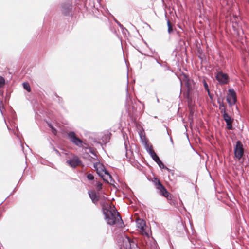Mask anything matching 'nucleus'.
<instances>
[{
  "label": "nucleus",
  "instance_id": "nucleus-1",
  "mask_svg": "<svg viewBox=\"0 0 249 249\" xmlns=\"http://www.w3.org/2000/svg\"><path fill=\"white\" fill-rule=\"evenodd\" d=\"M102 211L107 224L113 225L117 222L119 224L124 225V222L117 211L110 210L105 206L102 207Z\"/></svg>",
  "mask_w": 249,
  "mask_h": 249
},
{
  "label": "nucleus",
  "instance_id": "nucleus-2",
  "mask_svg": "<svg viewBox=\"0 0 249 249\" xmlns=\"http://www.w3.org/2000/svg\"><path fill=\"white\" fill-rule=\"evenodd\" d=\"M60 11L62 14L65 17H71L73 14L71 1L67 0L61 4Z\"/></svg>",
  "mask_w": 249,
  "mask_h": 249
},
{
  "label": "nucleus",
  "instance_id": "nucleus-3",
  "mask_svg": "<svg viewBox=\"0 0 249 249\" xmlns=\"http://www.w3.org/2000/svg\"><path fill=\"white\" fill-rule=\"evenodd\" d=\"M243 144L240 141H237L234 146V154L235 159L241 160L244 154Z\"/></svg>",
  "mask_w": 249,
  "mask_h": 249
},
{
  "label": "nucleus",
  "instance_id": "nucleus-4",
  "mask_svg": "<svg viewBox=\"0 0 249 249\" xmlns=\"http://www.w3.org/2000/svg\"><path fill=\"white\" fill-rule=\"evenodd\" d=\"M226 101L230 107L234 105L237 101V94L233 89H230L228 90L226 96Z\"/></svg>",
  "mask_w": 249,
  "mask_h": 249
},
{
  "label": "nucleus",
  "instance_id": "nucleus-5",
  "mask_svg": "<svg viewBox=\"0 0 249 249\" xmlns=\"http://www.w3.org/2000/svg\"><path fill=\"white\" fill-rule=\"evenodd\" d=\"M68 137L71 142L79 147H82L83 144L87 145L76 136L74 131H71L68 133Z\"/></svg>",
  "mask_w": 249,
  "mask_h": 249
},
{
  "label": "nucleus",
  "instance_id": "nucleus-6",
  "mask_svg": "<svg viewBox=\"0 0 249 249\" xmlns=\"http://www.w3.org/2000/svg\"><path fill=\"white\" fill-rule=\"evenodd\" d=\"M182 75L184 77L182 81L185 82V86L187 88V92L185 95V97L187 100L191 101L192 100L190 97V95L191 94L192 91L193 90V88L192 87L191 83L193 82V80H190L186 74L182 73Z\"/></svg>",
  "mask_w": 249,
  "mask_h": 249
},
{
  "label": "nucleus",
  "instance_id": "nucleus-7",
  "mask_svg": "<svg viewBox=\"0 0 249 249\" xmlns=\"http://www.w3.org/2000/svg\"><path fill=\"white\" fill-rule=\"evenodd\" d=\"M215 79L221 85L227 84L230 82L228 74L224 73L222 71H219L216 73Z\"/></svg>",
  "mask_w": 249,
  "mask_h": 249
},
{
  "label": "nucleus",
  "instance_id": "nucleus-8",
  "mask_svg": "<svg viewBox=\"0 0 249 249\" xmlns=\"http://www.w3.org/2000/svg\"><path fill=\"white\" fill-rule=\"evenodd\" d=\"M155 185L156 186V188L160 191V194L164 197H168L169 193L165 188V187L160 182L159 179L158 178H154Z\"/></svg>",
  "mask_w": 249,
  "mask_h": 249
},
{
  "label": "nucleus",
  "instance_id": "nucleus-9",
  "mask_svg": "<svg viewBox=\"0 0 249 249\" xmlns=\"http://www.w3.org/2000/svg\"><path fill=\"white\" fill-rule=\"evenodd\" d=\"M222 115L224 120L226 123V129L228 130H232L234 129L232 125V123L234 119L231 117L227 113H225Z\"/></svg>",
  "mask_w": 249,
  "mask_h": 249
},
{
  "label": "nucleus",
  "instance_id": "nucleus-10",
  "mask_svg": "<svg viewBox=\"0 0 249 249\" xmlns=\"http://www.w3.org/2000/svg\"><path fill=\"white\" fill-rule=\"evenodd\" d=\"M66 163L73 168H75L78 165L82 164L81 160L76 155L67 160Z\"/></svg>",
  "mask_w": 249,
  "mask_h": 249
},
{
  "label": "nucleus",
  "instance_id": "nucleus-11",
  "mask_svg": "<svg viewBox=\"0 0 249 249\" xmlns=\"http://www.w3.org/2000/svg\"><path fill=\"white\" fill-rule=\"evenodd\" d=\"M137 227L140 229L143 234H145L148 237H149L148 233L145 231V227L146 226V222L142 219H138L136 221Z\"/></svg>",
  "mask_w": 249,
  "mask_h": 249
},
{
  "label": "nucleus",
  "instance_id": "nucleus-12",
  "mask_svg": "<svg viewBox=\"0 0 249 249\" xmlns=\"http://www.w3.org/2000/svg\"><path fill=\"white\" fill-rule=\"evenodd\" d=\"M99 164H100L99 161L95 162L93 164V167L95 168V170L96 171V173L100 177H101L102 178L104 182L108 183V180L107 179L105 178H104V176L102 173L103 171L101 170V168H100V170H99V168H98V165H99Z\"/></svg>",
  "mask_w": 249,
  "mask_h": 249
},
{
  "label": "nucleus",
  "instance_id": "nucleus-13",
  "mask_svg": "<svg viewBox=\"0 0 249 249\" xmlns=\"http://www.w3.org/2000/svg\"><path fill=\"white\" fill-rule=\"evenodd\" d=\"M88 194L92 202L94 204L97 203L99 200V197L97 195L96 193L93 190H89L88 191Z\"/></svg>",
  "mask_w": 249,
  "mask_h": 249
},
{
  "label": "nucleus",
  "instance_id": "nucleus-14",
  "mask_svg": "<svg viewBox=\"0 0 249 249\" xmlns=\"http://www.w3.org/2000/svg\"><path fill=\"white\" fill-rule=\"evenodd\" d=\"M224 100V98L217 99V102L219 105V109L220 110L222 114H223L224 112L227 113L226 110V106L223 103Z\"/></svg>",
  "mask_w": 249,
  "mask_h": 249
},
{
  "label": "nucleus",
  "instance_id": "nucleus-15",
  "mask_svg": "<svg viewBox=\"0 0 249 249\" xmlns=\"http://www.w3.org/2000/svg\"><path fill=\"white\" fill-rule=\"evenodd\" d=\"M126 238L128 240L129 246L126 248L127 249H138L139 247L137 245V243L134 241L133 239H131L128 236H126Z\"/></svg>",
  "mask_w": 249,
  "mask_h": 249
},
{
  "label": "nucleus",
  "instance_id": "nucleus-16",
  "mask_svg": "<svg viewBox=\"0 0 249 249\" xmlns=\"http://www.w3.org/2000/svg\"><path fill=\"white\" fill-rule=\"evenodd\" d=\"M232 28L234 31L235 33H236L238 35H239V31L240 30V27L237 21L232 22Z\"/></svg>",
  "mask_w": 249,
  "mask_h": 249
},
{
  "label": "nucleus",
  "instance_id": "nucleus-17",
  "mask_svg": "<svg viewBox=\"0 0 249 249\" xmlns=\"http://www.w3.org/2000/svg\"><path fill=\"white\" fill-rule=\"evenodd\" d=\"M139 136L143 144L144 142H147L146 141V138L144 132L143 131H140L139 132Z\"/></svg>",
  "mask_w": 249,
  "mask_h": 249
},
{
  "label": "nucleus",
  "instance_id": "nucleus-18",
  "mask_svg": "<svg viewBox=\"0 0 249 249\" xmlns=\"http://www.w3.org/2000/svg\"><path fill=\"white\" fill-rule=\"evenodd\" d=\"M143 145L144 146V148H145V150H146V151L149 155L151 153L150 151H151V152L154 151L152 149V146L151 145L150 146H149L147 142H144V143H143Z\"/></svg>",
  "mask_w": 249,
  "mask_h": 249
},
{
  "label": "nucleus",
  "instance_id": "nucleus-19",
  "mask_svg": "<svg viewBox=\"0 0 249 249\" xmlns=\"http://www.w3.org/2000/svg\"><path fill=\"white\" fill-rule=\"evenodd\" d=\"M150 156L152 158V159H153V160L155 161V162H156L157 161V160L160 159V158L158 156V155L155 153V151L154 152H151V151H150Z\"/></svg>",
  "mask_w": 249,
  "mask_h": 249
},
{
  "label": "nucleus",
  "instance_id": "nucleus-20",
  "mask_svg": "<svg viewBox=\"0 0 249 249\" xmlns=\"http://www.w3.org/2000/svg\"><path fill=\"white\" fill-rule=\"evenodd\" d=\"M22 85H23V88L26 90H27L28 92H30L31 91V88L30 85L29 84V83H28L27 82H24L22 83Z\"/></svg>",
  "mask_w": 249,
  "mask_h": 249
},
{
  "label": "nucleus",
  "instance_id": "nucleus-21",
  "mask_svg": "<svg viewBox=\"0 0 249 249\" xmlns=\"http://www.w3.org/2000/svg\"><path fill=\"white\" fill-rule=\"evenodd\" d=\"M99 165H100V167L101 168V170L103 171V172L104 173L105 175H107L108 177L109 176V175H111L109 174L108 171L106 169L105 166L103 164L100 162V164H99Z\"/></svg>",
  "mask_w": 249,
  "mask_h": 249
},
{
  "label": "nucleus",
  "instance_id": "nucleus-22",
  "mask_svg": "<svg viewBox=\"0 0 249 249\" xmlns=\"http://www.w3.org/2000/svg\"><path fill=\"white\" fill-rule=\"evenodd\" d=\"M54 96L57 98V102L61 106L63 105V98L59 96L58 95H57L56 93H54Z\"/></svg>",
  "mask_w": 249,
  "mask_h": 249
},
{
  "label": "nucleus",
  "instance_id": "nucleus-23",
  "mask_svg": "<svg viewBox=\"0 0 249 249\" xmlns=\"http://www.w3.org/2000/svg\"><path fill=\"white\" fill-rule=\"evenodd\" d=\"M103 185L100 181H96V189L97 191H100L102 189Z\"/></svg>",
  "mask_w": 249,
  "mask_h": 249
},
{
  "label": "nucleus",
  "instance_id": "nucleus-24",
  "mask_svg": "<svg viewBox=\"0 0 249 249\" xmlns=\"http://www.w3.org/2000/svg\"><path fill=\"white\" fill-rule=\"evenodd\" d=\"M85 149H89V153H90L91 154H92L93 156H94L96 158L97 157V155L96 154V152H95L94 150L92 147L89 146L88 147H85Z\"/></svg>",
  "mask_w": 249,
  "mask_h": 249
},
{
  "label": "nucleus",
  "instance_id": "nucleus-25",
  "mask_svg": "<svg viewBox=\"0 0 249 249\" xmlns=\"http://www.w3.org/2000/svg\"><path fill=\"white\" fill-rule=\"evenodd\" d=\"M157 163V164L158 165V166H159V167L160 168V169H163V168H165V165L164 164V163H163V162L160 160V159H159L156 162Z\"/></svg>",
  "mask_w": 249,
  "mask_h": 249
},
{
  "label": "nucleus",
  "instance_id": "nucleus-26",
  "mask_svg": "<svg viewBox=\"0 0 249 249\" xmlns=\"http://www.w3.org/2000/svg\"><path fill=\"white\" fill-rule=\"evenodd\" d=\"M5 79L1 76H0V89L3 88L5 84Z\"/></svg>",
  "mask_w": 249,
  "mask_h": 249
},
{
  "label": "nucleus",
  "instance_id": "nucleus-27",
  "mask_svg": "<svg viewBox=\"0 0 249 249\" xmlns=\"http://www.w3.org/2000/svg\"><path fill=\"white\" fill-rule=\"evenodd\" d=\"M203 84L205 90L206 91H207V92H209L210 89L209 88V86H208V84H207L206 81L205 79H204L203 80Z\"/></svg>",
  "mask_w": 249,
  "mask_h": 249
},
{
  "label": "nucleus",
  "instance_id": "nucleus-28",
  "mask_svg": "<svg viewBox=\"0 0 249 249\" xmlns=\"http://www.w3.org/2000/svg\"><path fill=\"white\" fill-rule=\"evenodd\" d=\"M116 24L119 26V27L122 30V32H123L124 31L128 32V30L126 28L124 27L122 24L120 23L119 21H116Z\"/></svg>",
  "mask_w": 249,
  "mask_h": 249
},
{
  "label": "nucleus",
  "instance_id": "nucleus-29",
  "mask_svg": "<svg viewBox=\"0 0 249 249\" xmlns=\"http://www.w3.org/2000/svg\"><path fill=\"white\" fill-rule=\"evenodd\" d=\"M47 140L50 142V148L53 149V150L55 149V147H54L53 144L52 143V142L53 141V139L52 138H51L50 137H48L47 138Z\"/></svg>",
  "mask_w": 249,
  "mask_h": 249
},
{
  "label": "nucleus",
  "instance_id": "nucleus-30",
  "mask_svg": "<svg viewBox=\"0 0 249 249\" xmlns=\"http://www.w3.org/2000/svg\"><path fill=\"white\" fill-rule=\"evenodd\" d=\"M48 124V126L51 129L53 133H56L57 131L56 128L51 123H49Z\"/></svg>",
  "mask_w": 249,
  "mask_h": 249
},
{
  "label": "nucleus",
  "instance_id": "nucleus-31",
  "mask_svg": "<svg viewBox=\"0 0 249 249\" xmlns=\"http://www.w3.org/2000/svg\"><path fill=\"white\" fill-rule=\"evenodd\" d=\"M87 178L89 180H93L94 179L93 175L90 173H88L87 175Z\"/></svg>",
  "mask_w": 249,
  "mask_h": 249
},
{
  "label": "nucleus",
  "instance_id": "nucleus-32",
  "mask_svg": "<svg viewBox=\"0 0 249 249\" xmlns=\"http://www.w3.org/2000/svg\"><path fill=\"white\" fill-rule=\"evenodd\" d=\"M175 30V29L173 28V27L171 26L168 27V34H170L172 32H173Z\"/></svg>",
  "mask_w": 249,
  "mask_h": 249
},
{
  "label": "nucleus",
  "instance_id": "nucleus-33",
  "mask_svg": "<svg viewBox=\"0 0 249 249\" xmlns=\"http://www.w3.org/2000/svg\"><path fill=\"white\" fill-rule=\"evenodd\" d=\"M124 145L125 146V150H126L125 156L127 158H128L127 146L126 141L125 140L124 141Z\"/></svg>",
  "mask_w": 249,
  "mask_h": 249
},
{
  "label": "nucleus",
  "instance_id": "nucleus-34",
  "mask_svg": "<svg viewBox=\"0 0 249 249\" xmlns=\"http://www.w3.org/2000/svg\"><path fill=\"white\" fill-rule=\"evenodd\" d=\"M10 97V92H9L8 90L6 91L5 99L6 100H9Z\"/></svg>",
  "mask_w": 249,
  "mask_h": 249
},
{
  "label": "nucleus",
  "instance_id": "nucleus-35",
  "mask_svg": "<svg viewBox=\"0 0 249 249\" xmlns=\"http://www.w3.org/2000/svg\"><path fill=\"white\" fill-rule=\"evenodd\" d=\"M109 179H110V181H111V182H113V183H115V181H114V180L113 179V178L112 177L111 175H109ZM111 184L112 185H113L114 187H115V186L113 184L111 183Z\"/></svg>",
  "mask_w": 249,
  "mask_h": 249
},
{
  "label": "nucleus",
  "instance_id": "nucleus-36",
  "mask_svg": "<svg viewBox=\"0 0 249 249\" xmlns=\"http://www.w3.org/2000/svg\"><path fill=\"white\" fill-rule=\"evenodd\" d=\"M128 78L127 77V85L126 87V101L127 100V97L129 96V94L128 93Z\"/></svg>",
  "mask_w": 249,
  "mask_h": 249
},
{
  "label": "nucleus",
  "instance_id": "nucleus-37",
  "mask_svg": "<svg viewBox=\"0 0 249 249\" xmlns=\"http://www.w3.org/2000/svg\"><path fill=\"white\" fill-rule=\"evenodd\" d=\"M180 80V94H179V97L180 96V95H181V92H182V80L179 79Z\"/></svg>",
  "mask_w": 249,
  "mask_h": 249
},
{
  "label": "nucleus",
  "instance_id": "nucleus-38",
  "mask_svg": "<svg viewBox=\"0 0 249 249\" xmlns=\"http://www.w3.org/2000/svg\"><path fill=\"white\" fill-rule=\"evenodd\" d=\"M175 31L176 32L177 35L178 36V37H180L181 35L180 34V32L179 31L177 30L176 29H175Z\"/></svg>",
  "mask_w": 249,
  "mask_h": 249
},
{
  "label": "nucleus",
  "instance_id": "nucleus-39",
  "mask_svg": "<svg viewBox=\"0 0 249 249\" xmlns=\"http://www.w3.org/2000/svg\"><path fill=\"white\" fill-rule=\"evenodd\" d=\"M108 14H109V15L110 16H111V17H112V18H113V19L114 21H115V22L116 23V21H118V20H117V19L114 18V17L113 15H111L109 12H108Z\"/></svg>",
  "mask_w": 249,
  "mask_h": 249
},
{
  "label": "nucleus",
  "instance_id": "nucleus-40",
  "mask_svg": "<svg viewBox=\"0 0 249 249\" xmlns=\"http://www.w3.org/2000/svg\"><path fill=\"white\" fill-rule=\"evenodd\" d=\"M163 65H164V66H162V67L164 68H166V70H170V67L169 66H168L166 64H163Z\"/></svg>",
  "mask_w": 249,
  "mask_h": 249
},
{
  "label": "nucleus",
  "instance_id": "nucleus-41",
  "mask_svg": "<svg viewBox=\"0 0 249 249\" xmlns=\"http://www.w3.org/2000/svg\"><path fill=\"white\" fill-rule=\"evenodd\" d=\"M89 157H90V159H89V160H90V161L94 160H98V158H97V157L96 158V159H95V158H93V157H91V156H89Z\"/></svg>",
  "mask_w": 249,
  "mask_h": 249
},
{
  "label": "nucleus",
  "instance_id": "nucleus-42",
  "mask_svg": "<svg viewBox=\"0 0 249 249\" xmlns=\"http://www.w3.org/2000/svg\"><path fill=\"white\" fill-rule=\"evenodd\" d=\"M165 168H163V169L167 170L169 172H171V169L168 168L166 166H164Z\"/></svg>",
  "mask_w": 249,
  "mask_h": 249
},
{
  "label": "nucleus",
  "instance_id": "nucleus-43",
  "mask_svg": "<svg viewBox=\"0 0 249 249\" xmlns=\"http://www.w3.org/2000/svg\"><path fill=\"white\" fill-rule=\"evenodd\" d=\"M167 27H168L169 26H171V22L168 19L167 20Z\"/></svg>",
  "mask_w": 249,
  "mask_h": 249
},
{
  "label": "nucleus",
  "instance_id": "nucleus-44",
  "mask_svg": "<svg viewBox=\"0 0 249 249\" xmlns=\"http://www.w3.org/2000/svg\"><path fill=\"white\" fill-rule=\"evenodd\" d=\"M220 98H222V99L224 98V97L222 96V93H220L219 96L217 95V99H220Z\"/></svg>",
  "mask_w": 249,
  "mask_h": 249
},
{
  "label": "nucleus",
  "instance_id": "nucleus-45",
  "mask_svg": "<svg viewBox=\"0 0 249 249\" xmlns=\"http://www.w3.org/2000/svg\"><path fill=\"white\" fill-rule=\"evenodd\" d=\"M58 155H60V152L56 148H55V149L53 150Z\"/></svg>",
  "mask_w": 249,
  "mask_h": 249
},
{
  "label": "nucleus",
  "instance_id": "nucleus-46",
  "mask_svg": "<svg viewBox=\"0 0 249 249\" xmlns=\"http://www.w3.org/2000/svg\"><path fill=\"white\" fill-rule=\"evenodd\" d=\"M16 191V187H15V188L14 189V190H13V191L11 192V193L9 195V196H11V195H13V194L14 193V192H15Z\"/></svg>",
  "mask_w": 249,
  "mask_h": 249
},
{
  "label": "nucleus",
  "instance_id": "nucleus-47",
  "mask_svg": "<svg viewBox=\"0 0 249 249\" xmlns=\"http://www.w3.org/2000/svg\"><path fill=\"white\" fill-rule=\"evenodd\" d=\"M94 142L95 143H97V144H100L101 146H102V143H101L100 142H97V141H96V140H95V141H94Z\"/></svg>",
  "mask_w": 249,
  "mask_h": 249
},
{
  "label": "nucleus",
  "instance_id": "nucleus-48",
  "mask_svg": "<svg viewBox=\"0 0 249 249\" xmlns=\"http://www.w3.org/2000/svg\"><path fill=\"white\" fill-rule=\"evenodd\" d=\"M169 173H170L172 176H174V170H171V172H170Z\"/></svg>",
  "mask_w": 249,
  "mask_h": 249
},
{
  "label": "nucleus",
  "instance_id": "nucleus-49",
  "mask_svg": "<svg viewBox=\"0 0 249 249\" xmlns=\"http://www.w3.org/2000/svg\"><path fill=\"white\" fill-rule=\"evenodd\" d=\"M208 95L209 96V97L212 99V95H211V94L210 93V92H208Z\"/></svg>",
  "mask_w": 249,
  "mask_h": 249
},
{
  "label": "nucleus",
  "instance_id": "nucleus-50",
  "mask_svg": "<svg viewBox=\"0 0 249 249\" xmlns=\"http://www.w3.org/2000/svg\"><path fill=\"white\" fill-rule=\"evenodd\" d=\"M179 226H181L183 229H184V226L182 223L179 224Z\"/></svg>",
  "mask_w": 249,
  "mask_h": 249
},
{
  "label": "nucleus",
  "instance_id": "nucleus-51",
  "mask_svg": "<svg viewBox=\"0 0 249 249\" xmlns=\"http://www.w3.org/2000/svg\"><path fill=\"white\" fill-rule=\"evenodd\" d=\"M170 142H171V143H172V144H173V143H174L173 140V139H172V137H170Z\"/></svg>",
  "mask_w": 249,
  "mask_h": 249
},
{
  "label": "nucleus",
  "instance_id": "nucleus-52",
  "mask_svg": "<svg viewBox=\"0 0 249 249\" xmlns=\"http://www.w3.org/2000/svg\"><path fill=\"white\" fill-rule=\"evenodd\" d=\"M158 64H159L160 66H164V65L160 62H158Z\"/></svg>",
  "mask_w": 249,
  "mask_h": 249
},
{
  "label": "nucleus",
  "instance_id": "nucleus-53",
  "mask_svg": "<svg viewBox=\"0 0 249 249\" xmlns=\"http://www.w3.org/2000/svg\"><path fill=\"white\" fill-rule=\"evenodd\" d=\"M155 61L158 63V62H160L156 58H155Z\"/></svg>",
  "mask_w": 249,
  "mask_h": 249
},
{
  "label": "nucleus",
  "instance_id": "nucleus-54",
  "mask_svg": "<svg viewBox=\"0 0 249 249\" xmlns=\"http://www.w3.org/2000/svg\"><path fill=\"white\" fill-rule=\"evenodd\" d=\"M198 58L201 59V60H202V58L200 56H198Z\"/></svg>",
  "mask_w": 249,
  "mask_h": 249
},
{
  "label": "nucleus",
  "instance_id": "nucleus-55",
  "mask_svg": "<svg viewBox=\"0 0 249 249\" xmlns=\"http://www.w3.org/2000/svg\"><path fill=\"white\" fill-rule=\"evenodd\" d=\"M166 129H167V128H167V127H166ZM167 134L169 135V133H168V129H167Z\"/></svg>",
  "mask_w": 249,
  "mask_h": 249
},
{
  "label": "nucleus",
  "instance_id": "nucleus-56",
  "mask_svg": "<svg viewBox=\"0 0 249 249\" xmlns=\"http://www.w3.org/2000/svg\"><path fill=\"white\" fill-rule=\"evenodd\" d=\"M236 108L237 110H238V111L239 112V109H238V108L237 106H236Z\"/></svg>",
  "mask_w": 249,
  "mask_h": 249
},
{
  "label": "nucleus",
  "instance_id": "nucleus-57",
  "mask_svg": "<svg viewBox=\"0 0 249 249\" xmlns=\"http://www.w3.org/2000/svg\"><path fill=\"white\" fill-rule=\"evenodd\" d=\"M157 102H158V103L159 102V99L158 98H157Z\"/></svg>",
  "mask_w": 249,
  "mask_h": 249
},
{
  "label": "nucleus",
  "instance_id": "nucleus-58",
  "mask_svg": "<svg viewBox=\"0 0 249 249\" xmlns=\"http://www.w3.org/2000/svg\"><path fill=\"white\" fill-rule=\"evenodd\" d=\"M98 168H99V170H100V165H98Z\"/></svg>",
  "mask_w": 249,
  "mask_h": 249
},
{
  "label": "nucleus",
  "instance_id": "nucleus-59",
  "mask_svg": "<svg viewBox=\"0 0 249 249\" xmlns=\"http://www.w3.org/2000/svg\"><path fill=\"white\" fill-rule=\"evenodd\" d=\"M190 113L193 115V111H191Z\"/></svg>",
  "mask_w": 249,
  "mask_h": 249
},
{
  "label": "nucleus",
  "instance_id": "nucleus-60",
  "mask_svg": "<svg viewBox=\"0 0 249 249\" xmlns=\"http://www.w3.org/2000/svg\"><path fill=\"white\" fill-rule=\"evenodd\" d=\"M137 50L138 51V52H140L141 53H142L138 49H137Z\"/></svg>",
  "mask_w": 249,
  "mask_h": 249
},
{
  "label": "nucleus",
  "instance_id": "nucleus-61",
  "mask_svg": "<svg viewBox=\"0 0 249 249\" xmlns=\"http://www.w3.org/2000/svg\"><path fill=\"white\" fill-rule=\"evenodd\" d=\"M183 41L182 39H180L179 41Z\"/></svg>",
  "mask_w": 249,
  "mask_h": 249
},
{
  "label": "nucleus",
  "instance_id": "nucleus-62",
  "mask_svg": "<svg viewBox=\"0 0 249 249\" xmlns=\"http://www.w3.org/2000/svg\"><path fill=\"white\" fill-rule=\"evenodd\" d=\"M178 27H179V28H180V29H181L182 30H183V29H182V28H181V27H180V26H178Z\"/></svg>",
  "mask_w": 249,
  "mask_h": 249
},
{
  "label": "nucleus",
  "instance_id": "nucleus-63",
  "mask_svg": "<svg viewBox=\"0 0 249 249\" xmlns=\"http://www.w3.org/2000/svg\"><path fill=\"white\" fill-rule=\"evenodd\" d=\"M109 138L108 139V140L107 141V142H109Z\"/></svg>",
  "mask_w": 249,
  "mask_h": 249
},
{
  "label": "nucleus",
  "instance_id": "nucleus-64",
  "mask_svg": "<svg viewBox=\"0 0 249 249\" xmlns=\"http://www.w3.org/2000/svg\"><path fill=\"white\" fill-rule=\"evenodd\" d=\"M2 204V202H1L0 204V205H1V204Z\"/></svg>",
  "mask_w": 249,
  "mask_h": 249
}]
</instances>
